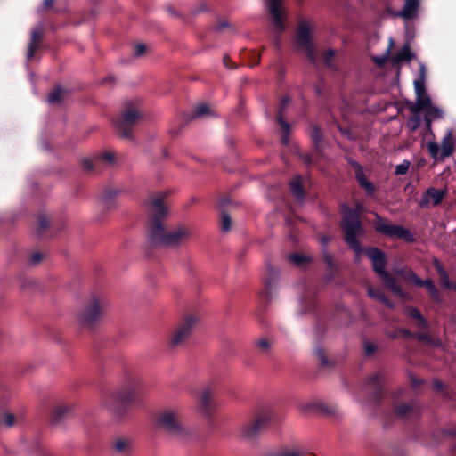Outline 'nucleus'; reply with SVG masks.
Wrapping results in <instances>:
<instances>
[{"label":"nucleus","instance_id":"nucleus-1","mask_svg":"<svg viewBox=\"0 0 456 456\" xmlns=\"http://www.w3.org/2000/svg\"><path fill=\"white\" fill-rule=\"evenodd\" d=\"M165 195L158 194L150 202V211L152 216V222L150 229V241L155 246H177L188 240L191 235V230L186 226H178L175 229L167 232L160 217L164 216L167 209L163 204Z\"/></svg>","mask_w":456,"mask_h":456},{"label":"nucleus","instance_id":"nucleus-2","mask_svg":"<svg viewBox=\"0 0 456 456\" xmlns=\"http://www.w3.org/2000/svg\"><path fill=\"white\" fill-rule=\"evenodd\" d=\"M363 210L361 205L357 206V211L352 210L347 207L343 208L342 229L345 233V240L349 247L355 252L358 258L362 253L357 237L363 233V228L361 224L359 215Z\"/></svg>","mask_w":456,"mask_h":456},{"label":"nucleus","instance_id":"nucleus-3","mask_svg":"<svg viewBox=\"0 0 456 456\" xmlns=\"http://www.w3.org/2000/svg\"><path fill=\"white\" fill-rule=\"evenodd\" d=\"M108 306L104 297L92 295L78 312L77 320L82 325L92 327L103 318Z\"/></svg>","mask_w":456,"mask_h":456},{"label":"nucleus","instance_id":"nucleus-4","mask_svg":"<svg viewBox=\"0 0 456 456\" xmlns=\"http://www.w3.org/2000/svg\"><path fill=\"white\" fill-rule=\"evenodd\" d=\"M364 253L371 261L373 270L380 276L385 286L395 295L403 297L404 293L402 288L397 284L395 278L385 270V254L376 248H367L364 250Z\"/></svg>","mask_w":456,"mask_h":456},{"label":"nucleus","instance_id":"nucleus-5","mask_svg":"<svg viewBox=\"0 0 456 456\" xmlns=\"http://www.w3.org/2000/svg\"><path fill=\"white\" fill-rule=\"evenodd\" d=\"M140 395V383L137 380L123 387L114 395L107 397L103 401L104 406L110 411L112 414H118V410L116 403L131 404L135 403Z\"/></svg>","mask_w":456,"mask_h":456},{"label":"nucleus","instance_id":"nucleus-6","mask_svg":"<svg viewBox=\"0 0 456 456\" xmlns=\"http://www.w3.org/2000/svg\"><path fill=\"white\" fill-rule=\"evenodd\" d=\"M272 419L273 414L271 411L259 413L251 420L240 427V438L247 442L255 441L268 427Z\"/></svg>","mask_w":456,"mask_h":456},{"label":"nucleus","instance_id":"nucleus-7","mask_svg":"<svg viewBox=\"0 0 456 456\" xmlns=\"http://www.w3.org/2000/svg\"><path fill=\"white\" fill-rule=\"evenodd\" d=\"M314 24L306 20H300L295 35V43L298 49L305 52L311 61H315V48L313 41Z\"/></svg>","mask_w":456,"mask_h":456},{"label":"nucleus","instance_id":"nucleus-8","mask_svg":"<svg viewBox=\"0 0 456 456\" xmlns=\"http://www.w3.org/2000/svg\"><path fill=\"white\" fill-rule=\"evenodd\" d=\"M158 427L165 429L169 434L182 435L184 431L181 420V412L175 408L164 409L157 415Z\"/></svg>","mask_w":456,"mask_h":456},{"label":"nucleus","instance_id":"nucleus-9","mask_svg":"<svg viewBox=\"0 0 456 456\" xmlns=\"http://www.w3.org/2000/svg\"><path fill=\"white\" fill-rule=\"evenodd\" d=\"M141 118V112L135 102H128L125 104L122 114L116 122V126L123 137L131 136V128Z\"/></svg>","mask_w":456,"mask_h":456},{"label":"nucleus","instance_id":"nucleus-10","mask_svg":"<svg viewBox=\"0 0 456 456\" xmlns=\"http://www.w3.org/2000/svg\"><path fill=\"white\" fill-rule=\"evenodd\" d=\"M198 319L193 315L185 316L171 331L169 343L173 347L182 346L191 336Z\"/></svg>","mask_w":456,"mask_h":456},{"label":"nucleus","instance_id":"nucleus-11","mask_svg":"<svg viewBox=\"0 0 456 456\" xmlns=\"http://www.w3.org/2000/svg\"><path fill=\"white\" fill-rule=\"evenodd\" d=\"M374 225L376 231L384 235L397 239H403L406 241L413 240V237L411 233L409 232V230L400 225L392 224L388 223L386 219L380 217L379 216H376Z\"/></svg>","mask_w":456,"mask_h":456},{"label":"nucleus","instance_id":"nucleus-12","mask_svg":"<svg viewBox=\"0 0 456 456\" xmlns=\"http://www.w3.org/2000/svg\"><path fill=\"white\" fill-rule=\"evenodd\" d=\"M455 142L452 138V131H447L442 140L441 147L436 142H428V150L434 159H444L451 156L454 151Z\"/></svg>","mask_w":456,"mask_h":456},{"label":"nucleus","instance_id":"nucleus-13","mask_svg":"<svg viewBox=\"0 0 456 456\" xmlns=\"http://www.w3.org/2000/svg\"><path fill=\"white\" fill-rule=\"evenodd\" d=\"M266 6L274 26L279 31H282L285 28L282 0H266Z\"/></svg>","mask_w":456,"mask_h":456},{"label":"nucleus","instance_id":"nucleus-14","mask_svg":"<svg viewBox=\"0 0 456 456\" xmlns=\"http://www.w3.org/2000/svg\"><path fill=\"white\" fill-rule=\"evenodd\" d=\"M416 92V102L409 106L411 112H418V110L429 102L430 96L425 93L424 80H416L414 82Z\"/></svg>","mask_w":456,"mask_h":456},{"label":"nucleus","instance_id":"nucleus-15","mask_svg":"<svg viewBox=\"0 0 456 456\" xmlns=\"http://www.w3.org/2000/svg\"><path fill=\"white\" fill-rule=\"evenodd\" d=\"M213 396V391L208 387L204 388L198 395V407L207 416L211 414L215 407Z\"/></svg>","mask_w":456,"mask_h":456},{"label":"nucleus","instance_id":"nucleus-16","mask_svg":"<svg viewBox=\"0 0 456 456\" xmlns=\"http://www.w3.org/2000/svg\"><path fill=\"white\" fill-rule=\"evenodd\" d=\"M446 194L447 190L445 189L438 190L431 187L423 195L420 204L423 207H428L430 204L436 206L442 202Z\"/></svg>","mask_w":456,"mask_h":456},{"label":"nucleus","instance_id":"nucleus-17","mask_svg":"<svg viewBox=\"0 0 456 456\" xmlns=\"http://www.w3.org/2000/svg\"><path fill=\"white\" fill-rule=\"evenodd\" d=\"M422 111L425 112L424 120L428 130L431 128V123L433 120L440 119L444 116V111L437 106L432 104L431 98H429V102L427 105L418 110V112Z\"/></svg>","mask_w":456,"mask_h":456},{"label":"nucleus","instance_id":"nucleus-18","mask_svg":"<svg viewBox=\"0 0 456 456\" xmlns=\"http://www.w3.org/2000/svg\"><path fill=\"white\" fill-rule=\"evenodd\" d=\"M289 103V99L288 97H284L279 106L278 114H277V121L281 125L282 128L281 134V142L283 144H287L289 142V125L284 121L283 114L286 107Z\"/></svg>","mask_w":456,"mask_h":456},{"label":"nucleus","instance_id":"nucleus-19","mask_svg":"<svg viewBox=\"0 0 456 456\" xmlns=\"http://www.w3.org/2000/svg\"><path fill=\"white\" fill-rule=\"evenodd\" d=\"M111 446L116 453L127 455L133 450V442L128 437H117L113 439Z\"/></svg>","mask_w":456,"mask_h":456},{"label":"nucleus","instance_id":"nucleus-20","mask_svg":"<svg viewBox=\"0 0 456 456\" xmlns=\"http://www.w3.org/2000/svg\"><path fill=\"white\" fill-rule=\"evenodd\" d=\"M418 7V0H405V4L403 10L395 12L394 15L396 17H400L403 20H411L416 16Z\"/></svg>","mask_w":456,"mask_h":456},{"label":"nucleus","instance_id":"nucleus-21","mask_svg":"<svg viewBox=\"0 0 456 456\" xmlns=\"http://www.w3.org/2000/svg\"><path fill=\"white\" fill-rule=\"evenodd\" d=\"M40 40H41V31L37 30V29H34L31 34V40L29 42L28 51L27 53L28 59H31L34 56L36 51L38 48V44H39Z\"/></svg>","mask_w":456,"mask_h":456},{"label":"nucleus","instance_id":"nucleus-22","mask_svg":"<svg viewBox=\"0 0 456 456\" xmlns=\"http://www.w3.org/2000/svg\"><path fill=\"white\" fill-rule=\"evenodd\" d=\"M368 295L379 300V302L383 303L384 305H387L388 307H392L391 302L388 300V298L384 295V293L377 288L369 287L368 288Z\"/></svg>","mask_w":456,"mask_h":456},{"label":"nucleus","instance_id":"nucleus-23","mask_svg":"<svg viewBox=\"0 0 456 456\" xmlns=\"http://www.w3.org/2000/svg\"><path fill=\"white\" fill-rule=\"evenodd\" d=\"M356 178L361 186L363 187L369 194L374 191L373 185L366 180L361 167L358 165H356Z\"/></svg>","mask_w":456,"mask_h":456},{"label":"nucleus","instance_id":"nucleus-24","mask_svg":"<svg viewBox=\"0 0 456 456\" xmlns=\"http://www.w3.org/2000/svg\"><path fill=\"white\" fill-rule=\"evenodd\" d=\"M414 403H402L395 407L396 413L401 417H407L417 411Z\"/></svg>","mask_w":456,"mask_h":456},{"label":"nucleus","instance_id":"nucleus-25","mask_svg":"<svg viewBox=\"0 0 456 456\" xmlns=\"http://www.w3.org/2000/svg\"><path fill=\"white\" fill-rule=\"evenodd\" d=\"M290 190L298 200L303 198L304 191L302 186V178L300 176H296L292 179L290 182Z\"/></svg>","mask_w":456,"mask_h":456},{"label":"nucleus","instance_id":"nucleus-26","mask_svg":"<svg viewBox=\"0 0 456 456\" xmlns=\"http://www.w3.org/2000/svg\"><path fill=\"white\" fill-rule=\"evenodd\" d=\"M412 57L409 45H404L399 53L393 58V62L397 64L404 61H410Z\"/></svg>","mask_w":456,"mask_h":456},{"label":"nucleus","instance_id":"nucleus-27","mask_svg":"<svg viewBox=\"0 0 456 456\" xmlns=\"http://www.w3.org/2000/svg\"><path fill=\"white\" fill-rule=\"evenodd\" d=\"M65 94V91L60 87H55L48 95V102L51 104H56L61 102L63 96Z\"/></svg>","mask_w":456,"mask_h":456},{"label":"nucleus","instance_id":"nucleus-28","mask_svg":"<svg viewBox=\"0 0 456 456\" xmlns=\"http://www.w3.org/2000/svg\"><path fill=\"white\" fill-rule=\"evenodd\" d=\"M396 273L404 277V279L410 282H412L416 286L422 287L423 280L419 279L414 273L411 271H407L404 273L403 270H397Z\"/></svg>","mask_w":456,"mask_h":456},{"label":"nucleus","instance_id":"nucleus-29","mask_svg":"<svg viewBox=\"0 0 456 456\" xmlns=\"http://www.w3.org/2000/svg\"><path fill=\"white\" fill-rule=\"evenodd\" d=\"M382 379V375L379 372H375L372 374L367 381V386L373 389V390H379L380 388V383Z\"/></svg>","mask_w":456,"mask_h":456},{"label":"nucleus","instance_id":"nucleus-30","mask_svg":"<svg viewBox=\"0 0 456 456\" xmlns=\"http://www.w3.org/2000/svg\"><path fill=\"white\" fill-rule=\"evenodd\" d=\"M257 349L263 354H268L272 349V341L266 338H261L256 341Z\"/></svg>","mask_w":456,"mask_h":456},{"label":"nucleus","instance_id":"nucleus-31","mask_svg":"<svg viewBox=\"0 0 456 456\" xmlns=\"http://www.w3.org/2000/svg\"><path fill=\"white\" fill-rule=\"evenodd\" d=\"M407 314L417 321V325L419 327L426 326V321L423 319L421 314L418 309L410 307L407 309Z\"/></svg>","mask_w":456,"mask_h":456},{"label":"nucleus","instance_id":"nucleus-32","mask_svg":"<svg viewBox=\"0 0 456 456\" xmlns=\"http://www.w3.org/2000/svg\"><path fill=\"white\" fill-rule=\"evenodd\" d=\"M211 114H212V112H211L209 106L202 103V104H199L198 106L195 107L192 117L200 118V117H204V116L211 115Z\"/></svg>","mask_w":456,"mask_h":456},{"label":"nucleus","instance_id":"nucleus-33","mask_svg":"<svg viewBox=\"0 0 456 456\" xmlns=\"http://www.w3.org/2000/svg\"><path fill=\"white\" fill-rule=\"evenodd\" d=\"M412 113H413V116L411 118H410L409 120L407 121V126L410 128V130L415 131L420 126V124H421V119L419 117L420 112H412Z\"/></svg>","mask_w":456,"mask_h":456},{"label":"nucleus","instance_id":"nucleus-34","mask_svg":"<svg viewBox=\"0 0 456 456\" xmlns=\"http://www.w3.org/2000/svg\"><path fill=\"white\" fill-rule=\"evenodd\" d=\"M422 287H425L429 295L435 299H438V291L430 279L423 281Z\"/></svg>","mask_w":456,"mask_h":456},{"label":"nucleus","instance_id":"nucleus-35","mask_svg":"<svg viewBox=\"0 0 456 456\" xmlns=\"http://www.w3.org/2000/svg\"><path fill=\"white\" fill-rule=\"evenodd\" d=\"M414 338L431 346H438L441 345L440 341L432 338L429 335L426 333H417L415 334Z\"/></svg>","mask_w":456,"mask_h":456},{"label":"nucleus","instance_id":"nucleus-36","mask_svg":"<svg viewBox=\"0 0 456 456\" xmlns=\"http://www.w3.org/2000/svg\"><path fill=\"white\" fill-rule=\"evenodd\" d=\"M289 260L297 266H304L310 259L304 255L293 254L289 256Z\"/></svg>","mask_w":456,"mask_h":456},{"label":"nucleus","instance_id":"nucleus-37","mask_svg":"<svg viewBox=\"0 0 456 456\" xmlns=\"http://www.w3.org/2000/svg\"><path fill=\"white\" fill-rule=\"evenodd\" d=\"M0 422H2L5 427H12L15 423V417L10 412H4L0 414Z\"/></svg>","mask_w":456,"mask_h":456},{"label":"nucleus","instance_id":"nucleus-38","mask_svg":"<svg viewBox=\"0 0 456 456\" xmlns=\"http://www.w3.org/2000/svg\"><path fill=\"white\" fill-rule=\"evenodd\" d=\"M69 411L66 405H59L53 410V420L58 421L61 418Z\"/></svg>","mask_w":456,"mask_h":456},{"label":"nucleus","instance_id":"nucleus-39","mask_svg":"<svg viewBox=\"0 0 456 456\" xmlns=\"http://www.w3.org/2000/svg\"><path fill=\"white\" fill-rule=\"evenodd\" d=\"M267 456H301V455L294 450L283 448V449H280L278 451L273 452L269 453Z\"/></svg>","mask_w":456,"mask_h":456},{"label":"nucleus","instance_id":"nucleus-40","mask_svg":"<svg viewBox=\"0 0 456 456\" xmlns=\"http://www.w3.org/2000/svg\"><path fill=\"white\" fill-rule=\"evenodd\" d=\"M415 334L411 333L406 329H399L394 333L388 334V337L391 338H396L398 337H404V338H414Z\"/></svg>","mask_w":456,"mask_h":456},{"label":"nucleus","instance_id":"nucleus-41","mask_svg":"<svg viewBox=\"0 0 456 456\" xmlns=\"http://www.w3.org/2000/svg\"><path fill=\"white\" fill-rule=\"evenodd\" d=\"M410 165L411 163L408 160H404L401 164L397 165L395 170V175H405L409 170Z\"/></svg>","mask_w":456,"mask_h":456},{"label":"nucleus","instance_id":"nucleus-42","mask_svg":"<svg viewBox=\"0 0 456 456\" xmlns=\"http://www.w3.org/2000/svg\"><path fill=\"white\" fill-rule=\"evenodd\" d=\"M231 223H232V221H231V217L229 216V215L223 213L222 217H221L222 230L224 232L229 231L231 228Z\"/></svg>","mask_w":456,"mask_h":456},{"label":"nucleus","instance_id":"nucleus-43","mask_svg":"<svg viewBox=\"0 0 456 456\" xmlns=\"http://www.w3.org/2000/svg\"><path fill=\"white\" fill-rule=\"evenodd\" d=\"M98 161H104L109 164H112L115 161V155L110 151L104 152L98 158Z\"/></svg>","mask_w":456,"mask_h":456},{"label":"nucleus","instance_id":"nucleus-44","mask_svg":"<svg viewBox=\"0 0 456 456\" xmlns=\"http://www.w3.org/2000/svg\"><path fill=\"white\" fill-rule=\"evenodd\" d=\"M310 134H311V137H312L313 142L315 144L319 143V142L322 139V133H321L320 129L317 126H313L311 128Z\"/></svg>","mask_w":456,"mask_h":456},{"label":"nucleus","instance_id":"nucleus-45","mask_svg":"<svg viewBox=\"0 0 456 456\" xmlns=\"http://www.w3.org/2000/svg\"><path fill=\"white\" fill-rule=\"evenodd\" d=\"M43 257H44V256L41 252H38V251L33 252L30 256L29 263L31 265H37L42 261Z\"/></svg>","mask_w":456,"mask_h":456},{"label":"nucleus","instance_id":"nucleus-46","mask_svg":"<svg viewBox=\"0 0 456 456\" xmlns=\"http://www.w3.org/2000/svg\"><path fill=\"white\" fill-rule=\"evenodd\" d=\"M377 350V346L375 344L370 342H365L364 343V353L366 355H371L373 354Z\"/></svg>","mask_w":456,"mask_h":456},{"label":"nucleus","instance_id":"nucleus-47","mask_svg":"<svg viewBox=\"0 0 456 456\" xmlns=\"http://www.w3.org/2000/svg\"><path fill=\"white\" fill-rule=\"evenodd\" d=\"M439 277H440V281L444 287H445L447 289L452 288V284L449 281V276H448L446 271L444 273H440Z\"/></svg>","mask_w":456,"mask_h":456},{"label":"nucleus","instance_id":"nucleus-48","mask_svg":"<svg viewBox=\"0 0 456 456\" xmlns=\"http://www.w3.org/2000/svg\"><path fill=\"white\" fill-rule=\"evenodd\" d=\"M146 51V45L144 44L139 43L134 45V54L136 56L142 55Z\"/></svg>","mask_w":456,"mask_h":456},{"label":"nucleus","instance_id":"nucleus-49","mask_svg":"<svg viewBox=\"0 0 456 456\" xmlns=\"http://www.w3.org/2000/svg\"><path fill=\"white\" fill-rule=\"evenodd\" d=\"M335 53L333 50H329L324 53L323 61L327 66H331V59L334 56Z\"/></svg>","mask_w":456,"mask_h":456},{"label":"nucleus","instance_id":"nucleus-50","mask_svg":"<svg viewBox=\"0 0 456 456\" xmlns=\"http://www.w3.org/2000/svg\"><path fill=\"white\" fill-rule=\"evenodd\" d=\"M96 161H98V159L96 160L85 159L83 160V167L86 170H92V169H94Z\"/></svg>","mask_w":456,"mask_h":456},{"label":"nucleus","instance_id":"nucleus-51","mask_svg":"<svg viewBox=\"0 0 456 456\" xmlns=\"http://www.w3.org/2000/svg\"><path fill=\"white\" fill-rule=\"evenodd\" d=\"M433 265L436 268V270L438 273V274L445 272V270L443 267L442 264L437 259H434Z\"/></svg>","mask_w":456,"mask_h":456},{"label":"nucleus","instance_id":"nucleus-52","mask_svg":"<svg viewBox=\"0 0 456 456\" xmlns=\"http://www.w3.org/2000/svg\"><path fill=\"white\" fill-rule=\"evenodd\" d=\"M38 224H39L40 229L43 230L48 226L49 222L46 217L41 216V217H39Z\"/></svg>","mask_w":456,"mask_h":456},{"label":"nucleus","instance_id":"nucleus-53","mask_svg":"<svg viewBox=\"0 0 456 456\" xmlns=\"http://www.w3.org/2000/svg\"><path fill=\"white\" fill-rule=\"evenodd\" d=\"M317 354H318V355H319V358H320V360H321L322 363L323 365H324V364H326V356H325L324 352H322V350H318V351H317Z\"/></svg>","mask_w":456,"mask_h":456},{"label":"nucleus","instance_id":"nucleus-54","mask_svg":"<svg viewBox=\"0 0 456 456\" xmlns=\"http://www.w3.org/2000/svg\"><path fill=\"white\" fill-rule=\"evenodd\" d=\"M54 0H45L44 5L45 8H50L53 4Z\"/></svg>","mask_w":456,"mask_h":456},{"label":"nucleus","instance_id":"nucleus-55","mask_svg":"<svg viewBox=\"0 0 456 456\" xmlns=\"http://www.w3.org/2000/svg\"><path fill=\"white\" fill-rule=\"evenodd\" d=\"M223 61L227 68L232 69V67L229 65L230 59L228 56H224Z\"/></svg>","mask_w":456,"mask_h":456},{"label":"nucleus","instance_id":"nucleus-56","mask_svg":"<svg viewBox=\"0 0 456 456\" xmlns=\"http://www.w3.org/2000/svg\"><path fill=\"white\" fill-rule=\"evenodd\" d=\"M374 61L378 65H382L385 62V58H375Z\"/></svg>","mask_w":456,"mask_h":456},{"label":"nucleus","instance_id":"nucleus-57","mask_svg":"<svg viewBox=\"0 0 456 456\" xmlns=\"http://www.w3.org/2000/svg\"><path fill=\"white\" fill-rule=\"evenodd\" d=\"M411 383L414 387H417L420 383V381L418 380L416 378H411Z\"/></svg>","mask_w":456,"mask_h":456},{"label":"nucleus","instance_id":"nucleus-58","mask_svg":"<svg viewBox=\"0 0 456 456\" xmlns=\"http://www.w3.org/2000/svg\"><path fill=\"white\" fill-rule=\"evenodd\" d=\"M226 26H227V24L225 22H222L219 24V28H225Z\"/></svg>","mask_w":456,"mask_h":456},{"label":"nucleus","instance_id":"nucleus-59","mask_svg":"<svg viewBox=\"0 0 456 456\" xmlns=\"http://www.w3.org/2000/svg\"><path fill=\"white\" fill-rule=\"evenodd\" d=\"M265 285H266V289H269V288L271 287V283H270V281L266 280V281H265Z\"/></svg>","mask_w":456,"mask_h":456},{"label":"nucleus","instance_id":"nucleus-60","mask_svg":"<svg viewBox=\"0 0 456 456\" xmlns=\"http://www.w3.org/2000/svg\"><path fill=\"white\" fill-rule=\"evenodd\" d=\"M393 45H394V41H393V39H392V38H390V40H389V48H388V50L393 46Z\"/></svg>","mask_w":456,"mask_h":456},{"label":"nucleus","instance_id":"nucleus-61","mask_svg":"<svg viewBox=\"0 0 456 456\" xmlns=\"http://www.w3.org/2000/svg\"><path fill=\"white\" fill-rule=\"evenodd\" d=\"M325 260L330 264L331 261V258L329 256H325Z\"/></svg>","mask_w":456,"mask_h":456},{"label":"nucleus","instance_id":"nucleus-62","mask_svg":"<svg viewBox=\"0 0 456 456\" xmlns=\"http://www.w3.org/2000/svg\"><path fill=\"white\" fill-rule=\"evenodd\" d=\"M322 241L323 244H326L328 242V240L325 237H322Z\"/></svg>","mask_w":456,"mask_h":456},{"label":"nucleus","instance_id":"nucleus-63","mask_svg":"<svg viewBox=\"0 0 456 456\" xmlns=\"http://www.w3.org/2000/svg\"><path fill=\"white\" fill-rule=\"evenodd\" d=\"M424 71H425V68L423 65H421V73H422V76L424 75Z\"/></svg>","mask_w":456,"mask_h":456},{"label":"nucleus","instance_id":"nucleus-64","mask_svg":"<svg viewBox=\"0 0 456 456\" xmlns=\"http://www.w3.org/2000/svg\"><path fill=\"white\" fill-rule=\"evenodd\" d=\"M452 289H455L456 290V283L455 284H452Z\"/></svg>","mask_w":456,"mask_h":456}]
</instances>
